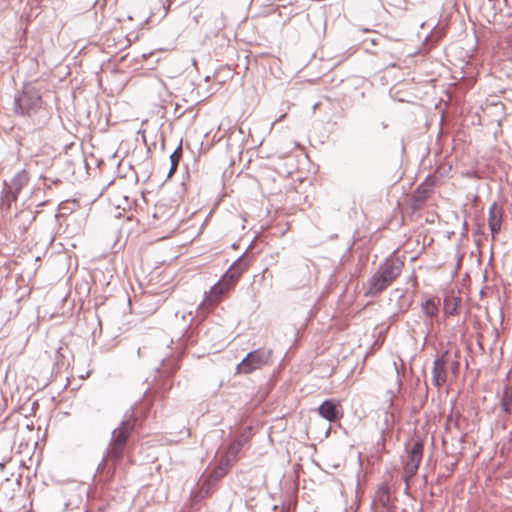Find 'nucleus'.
I'll return each instance as SVG.
<instances>
[{"mask_svg":"<svg viewBox=\"0 0 512 512\" xmlns=\"http://www.w3.org/2000/svg\"><path fill=\"white\" fill-rule=\"evenodd\" d=\"M404 263L395 258L385 260L369 280L366 295L374 296L384 291L401 274Z\"/></svg>","mask_w":512,"mask_h":512,"instance_id":"1","label":"nucleus"},{"mask_svg":"<svg viewBox=\"0 0 512 512\" xmlns=\"http://www.w3.org/2000/svg\"><path fill=\"white\" fill-rule=\"evenodd\" d=\"M423 443L416 441L408 450L407 459L404 462V480L409 485L410 479L417 473L423 455Z\"/></svg>","mask_w":512,"mask_h":512,"instance_id":"2","label":"nucleus"},{"mask_svg":"<svg viewBox=\"0 0 512 512\" xmlns=\"http://www.w3.org/2000/svg\"><path fill=\"white\" fill-rule=\"evenodd\" d=\"M268 360L269 354L263 350L252 351L238 365L237 372L249 374L267 364Z\"/></svg>","mask_w":512,"mask_h":512,"instance_id":"3","label":"nucleus"},{"mask_svg":"<svg viewBox=\"0 0 512 512\" xmlns=\"http://www.w3.org/2000/svg\"><path fill=\"white\" fill-rule=\"evenodd\" d=\"M395 505L391 498L390 489L387 485H381L373 499L372 511L373 512H394Z\"/></svg>","mask_w":512,"mask_h":512,"instance_id":"4","label":"nucleus"},{"mask_svg":"<svg viewBox=\"0 0 512 512\" xmlns=\"http://www.w3.org/2000/svg\"><path fill=\"white\" fill-rule=\"evenodd\" d=\"M247 264L239 259L227 270V272L222 276L220 281L225 284L230 290L236 285V283L241 278L242 274L246 271Z\"/></svg>","mask_w":512,"mask_h":512,"instance_id":"5","label":"nucleus"},{"mask_svg":"<svg viewBox=\"0 0 512 512\" xmlns=\"http://www.w3.org/2000/svg\"><path fill=\"white\" fill-rule=\"evenodd\" d=\"M318 413L330 422H335L343 417L340 403L334 400H325L319 406Z\"/></svg>","mask_w":512,"mask_h":512,"instance_id":"6","label":"nucleus"},{"mask_svg":"<svg viewBox=\"0 0 512 512\" xmlns=\"http://www.w3.org/2000/svg\"><path fill=\"white\" fill-rule=\"evenodd\" d=\"M230 291V289L223 284L220 280L214 286L211 287L207 293L203 304L207 307H214L221 302L223 295Z\"/></svg>","mask_w":512,"mask_h":512,"instance_id":"7","label":"nucleus"},{"mask_svg":"<svg viewBox=\"0 0 512 512\" xmlns=\"http://www.w3.org/2000/svg\"><path fill=\"white\" fill-rule=\"evenodd\" d=\"M133 428H134V422L132 420L123 421L120 424V426H118L112 432L111 442L126 445Z\"/></svg>","mask_w":512,"mask_h":512,"instance_id":"8","label":"nucleus"},{"mask_svg":"<svg viewBox=\"0 0 512 512\" xmlns=\"http://www.w3.org/2000/svg\"><path fill=\"white\" fill-rule=\"evenodd\" d=\"M446 354L443 355L441 358L439 359H436L434 361V367H433V371H432V380H433V383L437 386V387H440L442 386L445 382H446V370H445V366H446Z\"/></svg>","mask_w":512,"mask_h":512,"instance_id":"9","label":"nucleus"},{"mask_svg":"<svg viewBox=\"0 0 512 512\" xmlns=\"http://www.w3.org/2000/svg\"><path fill=\"white\" fill-rule=\"evenodd\" d=\"M242 449L241 441H234L228 445L225 452L220 456V461L232 467L238 460V454Z\"/></svg>","mask_w":512,"mask_h":512,"instance_id":"10","label":"nucleus"},{"mask_svg":"<svg viewBox=\"0 0 512 512\" xmlns=\"http://www.w3.org/2000/svg\"><path fill=\"white\" fill-rule=\"evenodd\" d=\"M502 223V208L498 206L496 203L492 204L489 209V218L488 224L491 230L493 237L497 234L501 229Z\"/></svg>","mask_w":512,"mask_h":512,"instance_id":"11","label":"nucleus"},{"mask_svg":"<svg viewBox=\"0 0 512 512\" xmlns=\"http://www.w3.org/2000/svg\"><path fill=\"white\" fill-rule=\"evenodd\" d=\"M231 468L232 467L219 460L218 465L210 472V474L207 477L208 483L214 484L218 482L228 474Z\"/></svg>","mask_w":512,"mask_h":512,"instance_id":"12","label":"nucleus"},{"mask_svg":"<svg viewBox=\"0 0 512 512\" xmlns=\"http://www.w3.org/2000/svg\"><path fill=\"white\" fill-rule=\"evenodd\" d=\"M125 447L126 445L110 442L107 454L108 461H111L112 464L116 466L123 456Z\"/></svg>","mask_w":512,"mask_h":512,"instance_id":"13","label":"nucleus"},{"mask_svg":"<svg viewBox=\"0 0 512 512\" xmlns=\"http://www.w3.org/2000/svg\"><path fill=\"white\" fill-rule=\"evenodd\" d=\"M460 300L454 296H447L444 299V312L447 315L457 314Z\"/></svg>","mask_w":512,"mask_h":512,"instance_id":"14","label":"nucleus"},{"mask_svg":"<svg viewBox=\"0 0 512 512\" xmlns=\"http://www.w3.org/2000/svg\"><path fill=\"white\" fill-rule=\"evenodd\" d=\"M181 156H182V147H181V145H179V147L170 156L171 168L169 171V175H172L177 170Z\"/></svg>","mask_w":512,"mask_h":512,"instance_id":"15","label":"nucleus"},{"mask_svg":"<svg viewBox=\"0 0 512 512\" xmlns=\"http://www.w3.org/2000/svg\"><path fill=\"white\" fill-rule=\"evenodd\" d=\"M423 309H424L425 314L428 316H434L438 312L437 304L435 303V301L433 299H428L425 302Z\"/></svg>","mask_w":512,"mask_h":512,"instance_id":"16","label":"nucleus"},{"mask_svg":"<svg viewBox=\"0 0 512 512\" xmlns=\"http://www.w3.org/2000/svg\"><path fill=\"white\" fill-rule=\"evenodd\" d=\"M16 179H18L20 181V183H27L28 181V175L26 172H21L17 175Z\"/></svg>","mask_w":512,"mask_h":512,"instance_id":"17","label":"nucleus"},{"mask_svg":"<svg viewBox=\"0 0 512 512\" xmlns=\"http://www.w3.org/2000/svg\"><path fill=\"white\" fill-rule=\"evenodd\" d=\"M450 368H451L453 374L456 375L458 373V370H459V362L458 361H453L450 364Z\"/></svg>","mask_w":512,"mask_h":512,"instance_id":"18","label":"nucleus"},{"mask_svg":"<svg viewBox=\"0 0 512 512\" xmlns=\"http://www.w3.org/2000/svg\"><path fill=\"white\" fill-rule=\"evenodd\" d=\"M0 467L3 470L5 466H4V464H0Z\"/></svg>","mask_w":512,"mask_h":512,"instance_id":"19","label":"nucleus"}]
</instances>
